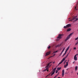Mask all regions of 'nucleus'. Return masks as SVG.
<instances>
[{
    "mask_svg": "<svg viewBox=\"0 0 78 78\" xmlns=\"http://www.w3.org/2000/svg\"><path fill=\"white\" fill-rule=\"evenodd\" d=\"M70 47V46H69L67 48L66 50L65 51V53H64V54L63 55L62 57H64V55H66V53H67V51H68V50H69V48Z\"/></svg>",
    "mask_w": 78,
    "mask_h": 78,
    "instance_id": "1",
    "label": "nucleus"
},
{
    "mask_svg": "<svg viewBox=\"0 0 78 78\" xmlns=\"http://www.w3.org/2000/svg\"><path fill=\"white\" fill-rule=\"evenodd\" d=\"M62 36H63V35L60 34L58 35V37L57 38L58 39H61L62 37Z\"/></svg>",
    "mask_w": 78,
    "mask_h": 78,
    "instance_id": "2",
    "label": "nucleus"
},
{
    "mask_svg": "<svg viewBox=\"0 0 78 78\" xmlns=\"http://www.w3.org/2000/svg\"><path fill=\"white\" fill-rule=\"evenodd\" d=\"M50 51H49V52H47L46 53V55H45V56H48V55H50Z\"/></svg>",
    "mask_w": 78,
    "mask_h": 78,
    "instance_id": "3",
    "label": "nucleus"
},
{
    "mask_svg": "<svg viewBox=\"0 0 78 78\" xmlns=\"http://www.w3.org/2000/svg\"><path fill=\"white\" fill-rule=\"evenodd\" d=\"M66 27L67 28H69V27H71V24H69L66 25Z\"/></svg>",
    "mask_w": 78,
    "mask_h": 78,
    "instance_id": "4",
    "label": "nucleus"
},
{
    "mask_svg": "<svg viewBox=\"0 0 78 78\" xmlns=\"http://www.w3.org/2000/svg\"><path fill=\"white\" fill-rule=\"evenodd\" d=\"M62 76H64V70L63 69L62 71Z\"/></svg>",
    "mask_w": 78,
    "mask_h": 78,
    "instance_id": "5",
    "label": "nucleus"
},
{
    "mask_svg": "<svg viewBox=\"0 0 78 78\" xmlns=\"http://www.w3.org/2000/svg\"><path fill=\"white\" fill-rule=\"evenodd\" d=\"M55 70L54 72H53L51 74V76H52L53 75H54V74L55 73Z\"/></svg>",
    "mask_w": 78,
    "mask_h": 78,
    "instance_id": "6",
    "label": "nucleus"
},
{
    "mask_svg": "<svg viewBox=\"0 0 78 78\" xmlns=\"http://www.w3.org/2000/svg\"><path fill=\"white\" fill-rule=\"evenodd\" d=\"M74 59L76 61L77 60V57L74 56Z\"/></svg>",
    "mask_w": 78,
    "mask_h": 78,
    "instance_id": "7",
    "label": "nucleus"
},
{
    "mask_svg": "<svg viewBox=\"0 0 78 78\" xmlns=\"http://www.w3.org/2000/svg\"><path fill=\"white\" fill-rule=\"evenodd\" d=\"M71 31V29L70 28L68 29L67 30V31Z\"/></svg>",
    "mask_w": 78,
    "mask_h": 78,
    "instance_id": "8",
    "label": "nucleus"
},
{
    "mask_svg": "<svg viewBox=\"0 0 78 78\" xmlns=\"http://www.w3.org/2000/svg\"><path fill=\"white\" fill-rule=\"evenodd\" d=\"M61 67L60 68H58V67L57 68V70H61Z\"/></svg>",
    "mask_w": 78,
    "mask_h": 78,
    "instance_id": "9",
    "label": "nucleus"
},
{
    "mask_svg": "<svg viewBox=\"0 0 78 78\" xmlns=\"http://www.w3.org/2000/svg\"><path fill=\"white\" fill-rule=\"evenodd\" d=\"M77 69H78V67H77V66H76L75 68V70L76 71V70H77Z\"/></svg>",
    "mask_w": 78,
    "mask_h": 78,
    "instance_id": "10",
    "label": "nucleus"
},
{
    "mask_svg": "<svg viewBox=\"0 0 78 78\" xmlns=\"http://www.w3.org/2000/svg\"><path fill=\"white\" fill-rule=\"evenodd\" d=\"M66 58L65 57V58H63L62 59V61L63 62V61H65V60H66Z\"/></svg>",
    "mask_w": 78,
    "mask_h": 78,
    "instance_id": "11",
    "label": "nucleus"
},
{
    "mask_svg": "<svg viewBox=\"0 0 78 78\" xmlns=\"http://www.w3.org/2000/svg\"><path fill=\"white\" fill-rule=\"evenodd\" d=\"M56 68H57V66L56 67H55V68H54V69L53 70L52 72H53V71H55V70L56 69Z\"/></svg>",
    "mask_w": 78,
    "mask_h": 78,
    "instance_id": "12",
    "label": "nucleus"
},
{
    "mask_svg": "<svg viewBox=\"0 0 78 78\" xmlns=\"http://www.w3.org/2000/svg\"><path fill=\"white\" fill-rule=\"evenodd\" d=\"M78 20V18H76L75 20H74V22H76V21H77V20Z\"/></svg>",
    "mask_w": 78,
    "mask_h": 78,
    "instance_id": "13",
    "label": "nucleus"
},
{
    "mask_svg": "<svg viewBox=\"0 0 78 78\" xmlns=\"http://www.w3.org/2000/svg\"><path fill=\"white\" fill-rule=\"evenodd\" d=\"M68 56H69V54H67V55H66V57H65V58H67Z\"/></svg>",
    "mask_w": 78,
    "mask_h": 78,
    "instance_id": "14",
    "label": "nucleus"
},
{
    "mask_svg": "<svg viewBox=\"0 0 78 78\" xmlns=\"http://www.w3.org/2000/svg\"><path fill=\"white\" fill-rule=\"evenodd\" d=\"M58 52V51H54L52 53L53 54H54V53H57Z\"/></svg>",
    "mask_w": 78,
    "mask_h": 78,
    "instance_id": "15",
    "label": "nucleus"
},
{
    "mask_svg": "<svg viewBox=\"0 0 78 78\" xmlns=\"http://www.w3.org/2000/svg\"><path fill=\"white\" fill-rule=\"evenodd\" d=\"M49 66H50V64L49 63H48L46 66V67H48Z\"/></svg>",
    "mask_w": 78,
    "mask_h": 78,
    "instance_id": "16",
    "label": "nucleus"
},
{
    "mask_svg": "<svg viewBox=\"0 0 78 78\" xmlns=\"http://www.w3.org/2000/svg\"><path fill=\"white\" fill-rule=\"evenodd\" d=\"M70 37H69V36H68L67 37L66 39L68 40V39H69V38H70Z\"/></svg>",
    "mask_w": 78,
    "mask_h": 78,
    "instance_id": "17",
    "label": "nucleus"
},
{
    "mask_svg": "<svg viewBox=\"0 0 78 78\" xmlns=\"http://www.w3.org/2000/svg\"><path fill=\"white\" fill-rule=\"evenodd\" d=\"M66 66H68V62H66Z\"/></svg>",
    "mask_w": 78,
    "mask_h": 78,
    "instance_id": "18",
    "label": "nucleus"
},
{
    "mask_svg": "<svg viewBox=\"0 0 78 78\" xmlns=\"http://www.w3.org/2000/svg\"><path fill=\"white\" fill-rule=\"evenodd\" d=\"M64 28H65V29L67 28V26H64Z\"/></svg>",
    "mask_w": 78,
    "mask_h": 78,
    "instance_id": "19",
    "label": "nucleus"
},
{
    "mask_svg": "<svg viewBox=\"0 0 78 78\" xmlns=\"http://www.w3.org/2000/svg\"><path fill=\"white\" fill-rule=\"evenodd\" d=\"M51 48V46H49L48 47V49H50Z\"/></svg>",
    "mask_w": 78,
    "mask_h": 78,
    "instance_id": "20",
    "label": "nucleus"
},
{
    "mask_svg": "<svg viewBox=\"0 0 78 78\" xmlns=\"http://www.w3.org/2000/svg\"><path fill=\"white\" fill-rule=\"evenodd\" d=\"M62 62H63L62 61H61L59 63V64H62Z\"/></svg>",
    "mask_w": 78,
    "mask_h": 78,
    "instance_id": "21",
    "label": "nucleus"
},
{
    "mask_svg": "<svg viewBox=\"0 0 78 78\" xmlns=\"http://www.w3.org/2000/svg\"><path fill=\"white\" fill-rule=\"evenodd\" d=\"M62 52H61V53H60V54L59 55V56H61V55H62Z\"/></svg>",
    "mask_w": 78,
    "mask_h": 78,
    "instance_id": "22",
    "label": "nucleus"
},
{
    "mask_svg": "<svg viewBox=\"0 0 78 78\" xmlns=\"http://www.w3.org/2000/svg\"><path fill=\"white\" fill-rule=\"evenodd\" d=\"M48 69V68L47 67L46 68V69H45L46 70V71Z\"/></svg>",
    "mask_w": 78,
    "mask_h": 78,
    "instance_id": "23",
    "label": "nucleus"
},
{
    "mask_svg": "<svg viewBox=\"0 0 78 78\" xmlns=\"http://www.w3.org/2000/svg\"><path fill=\"white\" fill-rule=\"evenodd\" d=\"M77 17V16H75L74 17V19H76V18Z\"/></svg>",
    "mask_w": 78,
    "mask_h": 78,
    "instance_id": "24",
    "label": "nucleus"
},
{
    "mask_svg": "<svg viewBox=\"0 0 78 78\" xmlns=\"http://www.w3.org/2000/svg\"><path fill=\"white\" fill-rule=\"evenodd\" d=\"M72 35V34L71 33V34H69V37H70V36H71V35Z\"/></svg>",
    "mask_w": 78,
    "mask_h": 78,
    "instance_id": "25",
    "label": "nucleus"
},
{
    "mask_svg": "<svg viewBox=\"0 0 78 78\" xmlns=\"http://www.w3.org/2000/svg\"><path fill=\"white\" fill-rule=\"evenodd\" d=\"M64 68H66L67 67V66H66V65H65L64 66Z\"/></svg>",
    "mask_w": 78,
    "mask_h": 78,
    "instance_id": "26",
    "label": "nucleus"
},
{
    "mask_svg": "<svg viewBox=\"0 0 78 78\" xmlns=\"http://www.w3.org/2000/svg\"><path fill=\"white\" fill-rule=\"evenodd\" d=\"M78 38L77 37L75 38V41H76V40H78Z\"/></svg>",
    "mask_w": 78,
    "mask_h": 78,
    "instance_id": "27",
    "label": "nucleus"
},
{
    "mask_svg": "<svg viewBox=\"0 0 78 78\" xmlns=\"http://www.w3.org/2000/svg\"><path fill=\"white\" fill-rule=\"evenodd\" d=\"M58 72V70H56V71L55 72V73H57Z\"/></svg>",
    "mask_w": 78,
    "mask_h": 78,
    "instance_id": "28",
    "label": "nucleus"
},
{
    "mask_svg": "<svg viewBox=\"0 0 78 78\" xmlns=\"http://www.w3.org/2000/svg\"><path fill=\"white\" fill-rule=\"evenodd\" d=\"M67 40H68L67 38L66 39V40H65V42H66V41H67Z\"/></svg>",
    "mask_w": 78,
    "mask_h": 78,
    "instance_id": "29",
    "label": "nucleus"
},
{
    "mask_svg": "<svg viewBox=\"0 0 78 78\" xmlns=\"http://www.w3.org/2000/svg\"><path fill=\"white\" fill-rule=\"evenodd\" d=\"M66 61H67V60H66L64 61V64H65V63H66Z\"/></svg>",
    "mask_w": 78,
    "mask_h": 78,
    "instance_id": "30",
    "label": "nucleus"
},
{
    "mask_svg": "<svg viewBox=\"0 0 78 78\" xmlns=\"http://www.w3.org/2000/svg\"><path fill=\"white\" fill-rule=\"evenodd\" d=\"M55 55H56V54H54V55L52 56V57H54V56H55Z\"/></svg>",
    "mask_w": 78,
    "mask_h": 78,
    "instance_id": "31",
    "label": "nucleus"
},
{
    "mask_svg": "<svg viewBox=\"0 0 78 78\" xmlns=\"http://www.w3.org/2000/svg\"><path fill=\"white\" fill-rule=\"evenodd\" d=\"M64 51V49H63L62 52V53H63V51Z\"/></svg>",
    "mask_w": 78,
    "mask_h": 78,
    "instance_id": "32",
    "label": "nucleus"
},
{
    "mask_svg": "<svg viewBox=\"0 0 78 78\" xmlns=\"http://www.w3.org/2000/svg\"><path fill=\"white\" fill-rule=\"evenodd\" d=\"M78 42H76V43L75 44V45H77V44H78Z\"/></svg>",
    "mask_w": 78,
    "mask_h": 78,
    "instance_id": "33",
    "label": "nucleus"
},
{
    "mask_svg": "<svg viewBox=\"0 0 78 78\" xmlns=\"http://www.w3.org/2000/svg\"><path fill=\"white\" fill-rule=\"evenodd\" d=\"M59 72H58V74L56 76H58L59 75Z\"/></svg>",
    "mask_w": 78,
    "mask_h": 78,
    "instance_id": "34",
    "label": "nucleus"
},
{
    "mask_svg": "<svg viewBox=\"0 0 78 78\" xmlns=\"http://www.w3.org/2000/svg\"><path fill=\"white\" fill-rule=\"evenodd\" d=\"M77 55H78V54H76V55L74 56L76 57V56H77Z\"/></svg>",
    "mask_w": 78,
    "mask_h": 78,
    "instance_id": "35",
    "label": "nucleus"
},
{
    "mask_svg": "<svg viewBox=\"0 0 78 78\" xmlns=\"http://www.w3.org/2000/svg\"><path fill=\"white\" fill-rule=\"evenodd\" d=\"M74 50H76V47H74Z\"/></svg>",
    "mask_w": 78,
    "mask_h": 78,
    "instance_id": "36",
    "label": "nucleus"
},
{
    "mask_svg": "<svg viewBox=\"0 0 78 78\" xmlns=\"http://www.w3.org/2000/svg\"><path fill=\"white\" fill-rule=\"evenodd\" d=\"M56 76H57L56 75L54 78H56Z\"/></svg>",
    "mask_w": 78,
    "mask_h": 78,
    "instance_id": "37",
    "label": "nucleus"
},
{
    "mask_svg": "<svg viewBox=\"0 0 78 78\" xmlns=\"http://www.w3.org/2000/svg\"><path fill=\"white\" fill-rule=\"evenodd\" d=\"M45 71H46V70H44L43 71V72H45Z\"/></svg>",
    "mask_w": 78,
    "mask_h": 78,
    "instance_id": "38",
    "label": "nucleus"
},
{
    "mask_svg": "<svg viewBox=\"0 0 78 78\" xmlns=\"http://www.w3.org/2000/svg\"><path fill=\"white\" fill-rule=\"evenodd\" d=\"M51 62H51L49 63H48L50 64H51Z\"/></svg>",
    "mask_w": 78,
    "mask_h": 78,
    "instance_id": "39",
    "label": "nucleus"
},
{
    "mask_svg": "<svg viewBox=\"0 0 78 78\" xmlns=\"http://www.w3.org/2000/svg\"><path fill=\"white\" fill-rule=\"evenodd\" d=\"M55 62H53V64H55Z\"/></svg>",
    "mask_w": 78,
    "mask_h": 78,
    "instance_id": "40",
    "label": "nucleus"
},
{
    "mask_svg": "<svg viewBox=\"0 0 78 78\" xmlns=\"http://www.w3.org/2000/svg\"><path fill=\"white\" fill-rule=\"evenodd\" d=\"M74 19H75V18H73L72 19V20H74Z\"/></svg>",
    "mask_w": 78,
    "mask_h": 78,
    "instance_id": "41",
    "label": "nucleus"
},
{
    "mask_svg": "<svg viewBox=\"0 0 78 78\" xmlns=\"http://www.w3.org/2000/svg\"><path fill=\"white\" fill-rule=\"evenodd\" d=\"M59 64H59H59H58V66H57V67H58V66H59Z\"/></svg>",
    "mask_w": 78,
    "mask_h": 78,
    "instance_id": "42",
    "label": "nucleus"
},
{
    "mask_svg": "<svg viewBox=\"0 0 78 78\" xmlns=\"http://www.w3.org/2000/svg\"><path fill=\"white\" fill-rule=\"evenodd\" d=\"M72 50V49H71L70 50H69V52H70V51H71V50Z\"/></svg>",
    "mask_w": 78,
    "mask_h": 78,
    "instance_id": "43",
    "label": "nucleus"
},
{
    "mask_svg": "<svg viewBox=\"0 0 78 78\" xmlns=\"http://www.w3.org/2000/svg\"><path fill=\"white\" fill-rule=\"evenodd\" d=\"M65 48H64L63 49L65 50Z\"/></svg>",
    "mask_w": 78,
    "mask_h": 78,
    "instance_id": "44",
    "label": "nucleus"
},
{
    "mask_svg": "<svg viewBox=\"0 0 78 78\" xmlns=\"http://www.w3.org/2000/svg\"><path fill=\"white\" fill-rule=\"evenodd\" d=\"M52 57H53V56H51V57H50V58H52Z\"/></svg>",
    "mask_w": 78,
    "mask_h": 78,
    "instance_id": "45",
    "label": "nucleus"
},
{
    "mask_svg": "<svg viewBox=\"0 0 78 78\" xmlns=\"http://www.w3.org/2000/svg\"><path fill=\"white\" fill-rule=\"evenodd\" d=\"M74 62H75V61H74L73 62V64H74Z\"/></svg>",
    "mask_w": 78,
    "mask_h": 78,
    "instance_id": "46",
    "label": "nucleus"
},
{
    "mask_svg": "<svg viewBox=\"0 0 78 78\" xmlns=\"http://www.w3.org/2000/svg\"><path fill=\"white\" fill-rule=\"evenodd\" d=\"M47 70V72H48V71H49L48 69Z\"/></svg>",
    "mask_w": 78,
    "mask_h": 78,
    "instance_id": "47",
    "label": "nucleus"
},
{
    "mask_svg": "<svg viewBox=\"0 0 78 78\" xmlns=\"http://www.w3.org/2000/svg\"><path fill=\"white\" fill-rule=\"evenodd\" d=\"M69 21H73L72 20H69Z\"/></svg>",
    "mask_w": 78,
    "mask_h": 78,
    "instance_id": "48",
    "label": "nucleus"
},
{
    "mask_svg": "<svg viewBox=\"0 0 78 78\" xmlns=\"http://www.w3.org/2000/svg\"><path fill=\"white\" fill-rule=\"evenodd\" d=\"M69 70V68H68L67 69H66L67 70Z\"/></svg>",
    "mask_w": 78,
    "mask_h": 78,
    "instance_id": "49",
    "label": "nucleus"
},
{
    "mask_svg": "<svg viewBox=\"0 0 78 78\" xmlns=\"http://www.w3.org/2000/svg\"><path fill=\"white\" fill-rule=\"evenodd\" d=\"M50 57L49 58H48V59H50Z\"/></svg>",
    "mask_w": 78,
    "mask_h": 78,
    "instance_id": "50",
    "label": "nucleus"
},
{
    "mask_svg": "<svg viewBox=\"0 0 78 78\" xmlns=\"http://www.w3.org/2000/svg\"><path fill=\"white\" fill-rule=\"evenodd\" d=\"M50 74H51V73H50V74H49V75H50Z\"/></svg>",
    "mask_w": 78,
    "mask_h": 78,
    "instance_id": "51",
    "label": "nucleus"
},
{
    "mask_svg": "<svg viewBox=\"0 0 78 78\" xmlns=\"http://www.w3.org/2000/svg\"><path fill=\"white\" fill-rule=\"evenodd\" d=\"M75 9H76V7H75Z\"/></svg>",
    "mask_w": 78,
    "mask_h": 78,
    "instance_id": "52",
    "label": "nucleus"
},
{
    "mask_svg": "<svg viewBox=\"0 0 78 78\" xmlns=\"http://www.w3.org/2000/svg\"><path fill=\"white\" fill-rule=\"evenodd\" d=\"M71 34H73V32Z\"/></svg>",
    "mask_w": 78,
    "mask_h": 78,
    "instance_id": "53",
    "label": "nucleus"
},
{
    "mask_svg": "<svg viewBox=\"0 0 78 78\" xmlns=\"http://www.w3.org/2000/svg\"><path fill=\"white\" fill-rule=\"evenodd\" d=\"M69 53H70V52H69V53L68 54H69Z\"/></svg>",
    "mask_w": 78,
    "mask_h": 78,
    "instance_id": "54",
    "label": "nucleus"
},
{
    "mask_svg": "<svg viewBox=\"0 0 78 78\" xmlns=\"http://www.w3.org/2000/svg\"><path fill=\"white\" fill-rule=\"evenodd\" d=\"M76 11H78V9H76Z\"/></svg>",
    "mask_w": 78,
    "mask_h": 78,
    "instance_id": "55",
    "label": "nucleus"
},
{
    "mask_svg": "<svg viewBox=\"0 0 78 78\" xmlns=\"http://www.w3.org/2000/svg\"><path fill=\"white\" fill-rule=\"evenodd\" d=\"M51 65L49 66V67H51Z\"/></svg>",
    "mask_w": 78,
    "mask_h": 78,
    "instance_id": "56",
    "label": "nucleus"
},
{
    "mask_svg": "<svg viewBox=\"0 0 78 78\" xmlns=\"http://www.w3.org/2000/svg\"><path fill=\"white\" fill-rule=\"evenodd\" d=\"M68 62V63L69 62V60L68 61V62Z\"/></svg>",
    "mask_w": 78,
    "mask_h": 78,
    "instance_id": "57",
    "label": "nucleus"
},
{
    "mask_svg": "<svg viewBox=\"0 0 78 78\" xmlns=\"http://www.w3.org/2000/svg\"><path fill=\"white\" fill-rule=\"evenodd\" d=\"M47 76H48V75L46 76V77H47Z\"/></svg>",
    "mask_w": 78,
    "mask_h": 78,
    "instance_id": "58",
    "label": "nucleus"
},
{
    "mask_svg": "<svg viewBox=\"0 0 78 78\" xmlns=\"http://www.w3.org/2000/svg\"><path fill=\"white\" fill-rule=\"evenodd\" d=\"M52 69H53V68H52Z\"/></svg>",
    "mask_w": 78,
    "mask_h": 78,
    "instance_id": "59",
    "label": "nucleus"
},
{
    "mask_svg": "<svg viewBox=\"0 0 78 78\" xmlns=\"http://www.w3.org/2000/svg\"><path fill=\"white\" fill-rule=\"evenodd\" d=\"M77 31H78V30H77Z\"/></svg>",
    "mask_w": 78,
    "mask_h": 78,
    "instance_id": "60",
    "label": "nucleus"
}]
</instances>
